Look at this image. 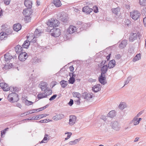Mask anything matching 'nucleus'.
Returning a JSON list of instances; mask_svg holds the SVG:
<instances>
[{"instance_id": "obj_1", "label": "nucleus", "mask_w": 146, "mask_h": 146, "mask_svg": "<svg viewBox=\"0 0 146 146\" xmlns=\"http://www.w3.org/2000/svg\"><path fill=\"white\" fill-rule=\"evenodd\" d=\"M50 33L52 36L56 37L60 35V30L59 29L53 28L50 30Z\"/></svg>"}, {"instance_id": "obj_2", "label": "nucleus", "mask_w": 146, "mask_h": 146, "mask_svg": "<svg viewBox=\"0 0 146 146\" xmlns=\"http://www.w3.org/2000/svg\"><path fill=\"white\" fill-rule=\"evenodd\" d=\"M112 128L116 131L119 130L121 127L119 123L117 121H113L110 123Z\"/></svg>"}, {"instance_id": "obj_3", "label": "nucleus", "mask_w": 146, "mask_h": 146, "mask_svg": "<svg viewBox=\"0 0 146 146\" xmlns=\"http://www.w3.org/2000/svg\"><path fill=\"white\" fill-rule=\"evenodd\" d=\"M59 21L56 20H49L47 23V25L50 27H54L58 26L59 25Z\"/></svg>"}, {"instance_id": "obj_4", "label": "nucleus", "mask_w": 146, "mask_h": 146, "mask_svg": "<svg viewBox=\"0 0 146 146\" xmlns=\"http://www.w3.org/2000/svg\"><path fill=\"white\" fill-rule=\"evenodd\" d=\"M130 16L134 20H137L140 17L141 14L138 11H134L133 12L130 13Z\"/></svg>"}, {"instance_id": "obj_5", "label": "nucleus", "mask_w": 146, "mask_h": 146, "mask_svg": "<svg viewBox=\"0 0 146 146\" xmlns=\"http://www.w3.org/2000/svg\"><path fill=\"white\" fill-rule=\"evenodd\" d=\"M68 15L67 14L64 12L61 13L60 16V20L64 23V24H66L68 21Z\"/></svg>"}, {"instance_id": "obj_6", "label": "nucleus", "mask_w": 146, "mask_h": 146, "mask_svg": "<svg viewBox=\"0 0 146 146\" xmlns=\"http://www.w3.org/2000/svg\"><path fill=\"white\" fill-rule=\"evenodd\" d=\"M76 121V117L74 115H70L69 117V124L70 126L74 125Z\"/></svg>"}, {"instance_id": "obj_7", "label": "nucleus", "mask_w": 146, "mask_h": 146, "mask_svg": "<svg viewBox=\"0 0 146 146\" xmlns=\"http://www.w3.org/2000/svg\"><path fill=\"white\" fill-rule=\"evenodd\" d=\"M28 56L27 53L25 52H22L19 56V60L21 61H24L27 58Z\"/></svg>"}, {"instance_id": "obj_8", "label": "nucleus", "mask_w": 146, "mask_h": 146, "mask_svg": "<svg viewBox=\"0 0 146 146\" xmlns=\"http://www.w3.org/2000/svg\"><path fill=\"white\" fill-rule=\"evenodd\" d=\"M32 12L31 9L29 8H26L24 9L23 13L25 16H31Z\"/></svg>"}, {"instance_id": "obj_9", "label": "nucleus", "mask_w": 146, "mask_h": 146, "mask_svg": "<svg viewBox=\"0 0 146 146\" xmlns=\"http://www.w3.org/2000/svg\"><path fill=\"white\" fill-rule=\"evenodd\" d=\"M47 86V83L45 82H41L38 85L39 87L41 89L42 91L45 90L48 88Z\"/></svg>"}, {"instance_id": "obj_10", "label": "nucleus", "mask_w": 146, "mask_h": 146, "mask_svg": "<svg viewBox=\"0 0 146 146\" xmlns=\"http://www.w3.org/2000/svg\"><path fill=\"white\" fill-rule=\"evenodd\" d=\"M101 86L99 84H97L92 87V90L94 92H97L101 90Z\"/></svg>"}, {"instance_id": "obj_11", "label": "nucleus", "mask_w": 146, "mask_h": 146, "mask_svg": "<svg viewBox=\"0 0 146 146\" xmlns=\"http://www.w3.org/2000/svg\"><path fill=\"white\" fill-rule=\"evenodd\" d=\"M24 4L25 6L27 8L31 9L32 8V3L31 0H25Z\"/></svg>"}, {"instance_id": "obj_12", "label": "nucleus", "mask_w": 146, "mask_h": 146, "mask_svg": "<svg viewBox=\"0 0 146 146\" xmlns=\"http://www.w3.org/2000/svg\"><path fill=\"white\" fill-rule=\"evenodd\" d=\"M106 77L105 74H101L99 78V80L100 82L103 85H104L106 82L105 81Z\"/></svg>"}, {"instance_id": "obj_13", "label": "nucleus", "mask_w": 146, "mask_h": 146, "mask_svg": "<svg viewBox=\"0 0 146 146\" xmlns=\"http://www.w3.org/2000/svg\"><path fill=\"white\" fill-rule=\"evenodd\" d=\"M76 27L74 26H70L67 30V32L70 34H71L76 31Z\"/></svg>"}, {"instance_id": "obj_14", "label": "nucleus", "mask_w": 146, "mask_h": 146, "mask_svg": "<svg viewBox=\"0 0 146 146\" xmlns=\"http://www.w3.org/2000/svg\"><path fill=\"white\" fill-rule=\"evenodd\" d=\"M0 86L4 91H7L10 90L9 86L7 84L5 83H0Z\"/></svg>"}, {"instance_id": "obj_15", "label": "nucleus", "mask_w": 146, "mask_h": 146, "mask_svg": "<svg viewBox=\"0 0 146 146\" xmlns=\"http://www.w3.org/2000/svg\"><path fill=\"white\" fill-rule=\"evenodd\" d=\"M137 37V35L136 33H131L129 37V40L131 41H133L136 40Z\"/></svg>"}, {"instance_id": "obj_16", "label": "nucleus", "mask_w": 146, "mask_h": 146, "mask_svg": "<svg viewBox=\"0 0 146 146\" xmlns=\"http://www.w3.org/2000/svg\"><path fill=\"white\" fill-rule=\"evenodd\" d=\"M92 11L93 9L89 8L88 6L84 7L82 9L83 11L85 12L87 14H90Z\"/></svg>"}, {"instance_id": "obj_17", "label": "nucleus", "mask_w": 146, "mask_h": 146, "mask_svg": "<svg viewBox=\"0 0 146 146\" xmlns=\"http://www.w3.org/2000/svg\"><path fill=\"white\" fill-rule=\"evenodd\" d=\"M101 68L100 70L101 73V74H105L108 70V67L107 65H106L99 67Z\"/></svg>"}, {"instance_id": "obj_18", "label": "nucleus", "mask_w": 146, "mask_h": 146, "mask_svg": "<svg viewBox=\"0 0 146 146\" xmlns=\"http://www.w3.org/2000/svg\"><path fill=\"white\" fill-rule=\"evenodd\" d=\"M115 65V62L114 60L110 61L108 64V68H113Z\"/></svg>"}, {"instance_id": "obj_19", "label": "nucleus", "mask_w": 146, "mask_h": 146, "mask_svg": "<svg viewBox=\"0 0 146 146\" xmlns=\"http://www.w3.org/2000/svg\"><path fill=\"white\" fill-rule=\"evenodd\" d=\"M21 28V25L19 24L18 23L14 25L13 29L16 31H18Z\"/></svg>"}, {"instance_id": "obj_20", "label": "nucleus", "mask_w": 146, "mask_h": 146, "mask_svg": "<svg viewBox=\"0 0 146 146\" xmlns=\"http://www.w3.org/2000/svg\"><path fill=\"white\" fill-rule=\"evenodd\" d=\"M23 47L19 45H17L15 47V50L17 54H19L23 50Z\"/></svg>"}, {"instance_id": "obj_21", "label": "nucleus", "mask_w": 146, "mask_h": 146, "mask_svg": "<svg viewBox=\"0 0 146 146\" xmlns=\"http://www.w3.org/2000/svg\"><path fill=\"white\" fill-rule=\"evenodd\" d=\"M30 42L28 40H26L22 45V47L24 48H28L30 45Z\"/></svg>"}, {"instance_id": "obj_22", "label": "nucleus", "mask_w": 146, "mask_h": 146, "mask_svg": "<svg viewBox=\"0 0 146 146\" xmlns=\"http://www.w3.org/2000/svg\"><path fill=\"white\" fill-rule=\"evenodd\" d=\"M53 3L56 7H59L62 5L61 2L60 0H53Z\"/></svg>"}, {"instance_id": "obj_23", "label": "nucleus", "mask_w": 146, "mask_h": 146, "mask_svg": "<svg viewBox=\"0 0 146 146\" xmlns=\"http://www.w3.org/2000/svg\"><path fill=\"white\" fill-rule=\"evenodd\" d=\"M127 41L126 40H124L122 41L119 44V47L121 48H124L127 44Z\"/></svg>"}, {"instance_id": "obj_24", "label": "nucleus", "mask_w": 146, "mask_h": 146, "mask_svg": "<svg viewBox=\"0 0 146 146\" xmlns=\"http://www.w3.org/2000/svg\"><path fill=\"white\" fill-rule=\"evenodd\" d=\"M4 58L5 61L7 62L9 61L10 59H11L12 58V56L10 55V53H7L4 55Z\"/></svg>"}, {"instance_id": "obj_25", "label": "nucleus", "mask_w": 146, "mask_h": 146, "mask_svg": "<svg viewBox=\"0 0 146 146\" xmlns=\"http://www.w3.org/2000/svg\"><path fill=\"white\" fill-rule=\"evenodd\" d=\"M46 97V95H45L44 92L39 94L37 96V98L38 99H41Z\"/></svg>"}, {"instance_id": "obj_26", "label": "nucleus", "mask_w": 146, "mask_h": 146, "mask_svg": "<svg viewBox=\"0 0 146 146\" xmlns=\"http://www.w3.org/2000/svg\"><path fill=\"white\" fill-rule=\"evenodd\" d=\"M42 32L40 30H38V29H36L35 31L34 35L36 37H37L40 36Z\"/></svg>"}, {"instance_id": "obj_27", "label": "nucleus", "mask_w": 146, "mask_h": 146, "mask_svg": "<svg viewBox=\"0 0 146 146\" xmlns=\"http://www.w3.org/2000/svg\"><path fill=\"white\" fill-rule=\"evenodd\" d=\"M111 10L113 13L117 15L119 12L120 8L119 7H117L116 8L112 9Z\"/></svg>"}, {"instance_id": "obj_28", "label": "nucleus", "mask_w": 146, "mask_h": 146, "mask_svg": "<svg viewBox=\"0 0 146 146\" xmlns=\"http://www.w3.org/2000/svg\"><path fill=\"white\" fill-rule=\"evenodd\" d=\"M115 111L114 110L110 111L108 114V116L111 118H113L115 116Z\"/></svg>"}, {"instance_id": "obj_29", "label": "nucleus", "mask_w": 146, "mask_h": 146, "mask_svg": "<svg viewBox=\"0 0 146 146\" xmlns=\"http://www.w3.org/2000/svg\"><path fill=\"white\" fill-rule=\"evenodd\" d=\"M80 139L79 138L78 139H76L73 141H70L69 142V145H75L78 143L79 141L80 140Z\"/></svg>"}, {"instance_id": "obj_30", "label": "nucleus", "mask_w": 146, "mask_h": 146, "mask_svg": "<svg viewBox=\"0 0 146 146\" xmlns=\"http://www.w3.org/2000/svg\"><path fill=\"white\" fill-rule=\"evenodd\" d=\"M44 93H45V95H46V97L47 96L49 95L52 94V91L49 88H48L45 90L44 91Z\"/></svg>"}, {"instance_id": "obj_31", "label": "nucleus", "mask_w": 146, "mask_h": 146, "mask_svg": "<svg viewBox=\"0 0 146 146\" xmlns=\"http://www.w3.org/2000/svg\"><path fill=\"white\" fill-rule=\"evenodd\" d=\"M126 107L127 105L124 102L121 103L119 106V109L121 110H123Z\"/></svg>"}, {"instance_id": "obj_32", "label": "nucleus", "mask_w": 146, "mask_h": 146, "mask_svg": "<svg viewBox=\"0 0 146 146\" xmlns=\"http://www.w3.org/2000/svg\"><path fill=\"white\" fill-rule=\"evenodd\" d=\"M68 82L64 80H62L60 82V84L63 88L65 87L68 84Z\"/></svg>"}, {"instance_id": "obj_33", "label": "nucleus", "mask_w": 146, "mask_h": 146, "mask_svg": "<svg viewBox=\"0 0 146 146\" xmlns=\"http://www.w3.org/2000/svg\"><path fill=\"white\" fill-rule=\"evenodd\" d=\"M12 66L13 65L12 64H5L4 67H3V70H7L11 68H12Z\"/></svg>"}, {"instance_id": "obj_34", "label": "nucleus", "mask_w": 146, "mask_h": 146, "mask_svg": "<svg viewBox=\"0 0 146 146\" xmlns=\"http://www.w3.org/2000/svg\"><path fill=\"white\" fill-rule=\"evenodd\" d=\"M132 122L134 125H137L139 123V121H138V118H136L135 117L132 120Z\"/></svg>"}, {"instance_id": "obj_35", "label": "nucleus", "mask_w": 146, "mask_h": 146, "mask_svg": "<svg viewBox=\"0 0 146 146\" xmlns=\"http://www.w3.org/2000/svg\"><path fill=\"white\" fill-rule=\"evenodd\" d=\"M141 58V56L140 54H137L133 59V62H135L140 59Z\"/></svg>"}, {"instance_id": "obj_36", "label": "nucleus", "mask_w": 146, "mask_h": 146, "mask_svg": "<svg viewBox=\"0 0 146 146\" xmlns=\"http://www.w3.org/2000/svg\"><path fill=\"white\" fill-rule=\"evenodd\" d=\"M35 35L33 33H31L29 36H27V39H28V40L31 42V40H32L33 38L34 37Z\"/></svg>"}, {"instance_id": "obj_37", "label": "nucleus", "mask_w": 146, "mask_h": 146, "mask_svg": "<svg viewBox=\"0 0 146 146\" xmlns=\"http://www.w3.org/2000/svg\"><path fill=\"white\" fill-rule=\"evenodd\" d=\"M32 111L33 110H29L23 113H22L21 115L22 116H24L30 114L32 113H34V112H32Z\"/></svg>"}, {"instance_id": "obj_38", "label": "nucleus", "mask_w": 146, "mask_h": 146, "mask_svg": "<svg viewBox=\"0 0 146 146\" xmlns=\"http://www.w3.org/2000/svg\"><path fill=\"white\" fill-rule=\"evenodd\" d=\"M48 136V135L45 134L44 135V137L43 139L40 142V143H46V141L48 139L47 137Z\"/></svg>"}, {"instance_id": "obj_39", "label": "nucleus", "mask_w": 146, "mask_h": 146, "mask_svg": "<svg viewBox=\"0 0 146 146\" xmlns=\"http://www.w3.org/2000/svg\"><path fill=\"white\" fill-rule=\"evenodd\" d=\"M49 114H43L41 115H37V117L38 119H40L44 117H45L46 116H48Z\"/></svg>"}, {"instance_id": "obj_40", "label": "nucleus", "mask_w": 146, "mask_h": 146, "mask_svg": "<svg viewBox=\"0 0 146 146\" xmlns=\"http://www.w3.org/2000/svg\"><path fill=\"white\" fill-rule=\"evenodd\" d=\"M73 97H77L78 98L81 96V95L78 92H73L72 93Z\"/></svg>"}, {"instance_id": "obj_41", "label": "nucleus", "mask_w": 146, "mask_h": 146, "mask_svg": "<svg viewBox=\"0 0 146 146\" xmlns=\"http://www.w3.org/2000/svg\"><path fill=\"white\" fill-rule=\"evenodd\" d=\"M65 134H68L67 137L65 139V140H67L68 139L70 138L71 135H72V134L71 132H66L65 133Z\"/></svg>"}, {"instance_id": "obj_42", "label": "nucleus", "mask_w": 146, "mask_h": 146, "mask_svg": "<svg viewBox=\"0 0 146 146\" xmlns=\"http://www.w3.org/2000/svg\"><path fill=\"white\" fill-rule=\"evenodd\" d=\"M139 3L141 6H145L146 4V0H139Z\"/></svg>"}, {"instance_id": "obj_43", "label": "nucleus", "mask_w": 146, "mask_h": 146, "mask_svg": "<svg viewBox=\"0 0 146 146\" xmlns=\"http://www.w3.org/2000/svg\"><path fill=\"white\" fill-rule=\"evenodd\" d=\"M31 17V16H25L24 20L26 23H28L30 21Z\"/></svg>"}, {"instance_id": "obj_44", "label": "nucleus", "mask_w": 146, "mask_h": 146, "mask_svg": "<svg viewBox=\"0 0 146 146\" xmlns=\"http://www.w3.org/2000/svg\"><path fill=\"white\" fill-rule=\"evenodd\" d=\"M52 119L53 120L56 121L60 119L59 115H58L54 116Z\"/></svg>"}, {"instance_id": "obj_45", "label": "nucleus", "mask_w": 146, "mask_h": 146, "mask_svg": "<svg viewBox=\"0 0 146 146\" xmlns=\"http://www.w3.org/2000/svg\"><path fill=\"white\" fill-rule=\"evenodd\" d=\"M25 103L26 105L28 106L32 105L33 103L32 102L26 100L25 101Z\"/></svg>"}, {"instance_id": "obj_46", "label": "nucleus", "mask_w": 146, "mask_h": 146, "mask_svg": "<svg viewBox=\"0 0 146 146\" xmlns=\"http://www.w3.org/2000/svg\"><path fill=\"white\" fill-rule=\"evenodd\" d=\"M107 60H105L102 61L100 64L98 65L99 67L105 65V64Z\"/></svg>"}, {"instance_id": "obj_47", "label": "nucleus", "mask_w": 146, "mask_h": 146, "mask_svg": "<svg viewBox=\"0 0 146 146\" xmlns=\"http://www.w3.org/2000/svg\"><path fill=\"white\" fill-rule=\"evenodd\" d=\"M75 81V78L73 77H70L69 81L70 83L73 84Z\"/></svg>"}, {"instance_id": "obj_48", "label": "nucleus", "mask_w": 146, "mask_h": 146, "mask_svg": "<svg viewBox=\"0 0 146 146\" xmlns=\"http://www.w3.org/2000/svg\"><path fill=\"white\" fill-rule=\"evenodd\" d=\"M131 78L132 77L131 76H129L127 78V80L125 82V85L129 83V82L131 80Z\"/></svg>"}, {"instance_id": "obj_49", "label": "nucleus", "mask_w": 146, "mask_h": 146, "mask_svg": "<svg viewBox=\"0 0 146 146\" xmlns=\"http://www.w3.org/2000/svg\"><path fill=\"white\" fill-rule=\"evenodd\" d=\"M141 14L143 15L146 16V8H144L141 11Z\"/></svg>"}, {"instance_id": "obj_50", "label": "nucleus", "mask_w": 146, "mask_h": 146, "mask_svg": "<svg viewBox=\"0 0 146 146\" xmlns=\"http://www.w3.org/2000/svg\"><path fill=\"white\" fill-rule=\"evenodd\" d=\"M93 10L94 12L95 13H97L98 11V8L96 6H94L93 7Z\"/></svg>"}, {"instance_id": "obj_51", "label": "nucleus", "mask_w": 146, "mask_h": 146, "mask_svg": "<svg viewBox=\"0 0 146 146\" xmlns=\"http://www.w3.org/2000/svg\"><path fill=\"white\" fill-rule=\"evenodd\" d=\"M57 96V95L56 94H54L49 99V100L50 101H52L54 100L56 97Z\"/></svg>"}, {"instance_id": "obj_52", "label": "nucleus", "mask_w": 146, "mask_h": 146, "mask_svg": "<svg viewBox=\"0 0 146 146\" xmlns=\"http://www.w3.org/2000/svg\"><path fill=\"white\" fill-rule=\"evenodd\" d=\"M121 57V55L120 54H117L115 55V58L116 59H120Z\"/></svg>"}, {"instance_id": "obj_53", "label": "nucleus", "mask_w": 146, "mask_h": 146, "mask_svg": "<svg viewBox=\"0 0 146 146\" xmlns=\"http://www.w3.org/2000/svg\"><path fill=\"white\" fill-rule=\"evenodd\" d=\"M129 53L133 54L134 53L135 51H134V50L133 48H130L129 49Z\"/></svg>"}, {"instance_id": "obj_54", "label": "nucleus", "mask_w": 146, "mask_h": 146, "mask_svg": "<svg viewBox=\"0 0 146 146\" xmlns=\"http://www.w3.org/2000/svg\"><path fill=\"white\" fill-rule=\"evenodd\" d=\"M4 34H5L4 32H1L0 33V38L1 39L4 38Z\"/></svg>"}, {"instance_id": "obj_55", "label": "nucleus", "mask_w": 146, "mask_h": 146, "mask_svg": "<svg viewBox=\"0 0 146 146\" xmlns=\"http://www.w3.org/2000/svg\"><path fill=\"white\" fill-rule=\"evenodd\" d=\"M124 22L125 24L127 26L129 25V24H130V21L128 19L125 20Z\"/></svg>"}, {"instance_id": "obj_56", "label": "nucleus", "mask_w": 146, "mask_h": 146, "mask_svg": "<svg viewBox=\"0 0 146 146\" xmlns=\"http://www.w3.org/2000/svg\"><path fill=\"white\" fill-rule=\"evenodd\" d=\"M143 111H140L138 113V114L136 115L135 117L137 118L139 117L143 113Z\"/></svg>"}, {"instance_id": "obj_57", "label": "nucleus", "mask_w": 146, "mask_h": 146, "mask_svg": "<svg viewBox=\"0 0 146 146\" xmlns=\"http://www.w3.org/2000/svg\"><path fill=\"white\" fill-rule=\"evenodd\" d=\"M5 4L7 5H9L10 2V0H3Z\"/></svg>"}, {"instance_id": "obj_58", "label": "nucleus", "mask_w": 146, "mask_h": 146, "mask_svg": "<svg viewBox=\"0 0 146 146\" xmlns=\"http://www.w3.org/2000/svg\"><path fill=\"white\" fill-rule=\"evenodd\" d=\"M37 37H36V36H34V37L32 39V40H31V42H33V43H35L36 42V38H37Z\"/></svg>"}, {"instance_id": "obj_59", "label": "nucleus", "mask_w": 146, "mask_h": 146, "mask_svg": "<svg viewBox=\"0 0 146 146\" xmlns=\"http://www.w3.org/2000/svg\"><path fill=\"white\" fill-rule=\"evenodd\" d=\"M49 120V119L48 120L47 119H44V120H41L39 121V122L41 123H45L47 122Z\"/></svg>"}, {"instance_id": "obj_60", "label": "nucleus", "mask_w": 146, "mask_h": 146, "mask_svg": "<svg viewBox=\"0 0 146 146\" xmlns=\"http://www.w3.org/2000/svg\"><path fill=\"white\" fill-rule=\"evenodd\" d=\"M73 104V101L72 99H70L68 104L70 106H72Z\"/></svg>"}, {"instance_id": "obj_61", "label": "nucleus", "mask_w": 146, "mask_h": 146, "mask_svg": "<svg viewBox=\"0 0 146 146\" xmlns=\"http://www.w3.org/2000/svg\"><path fill=\"white\" fill-rule=\"evenodd\" d=\"M96 79H93L92 78H90L89 79V81L90 82H96Z\"/></svg>"}, {"instance_id": "obj_62", "label": "nucleus", "mask_w": 146, "mask_h": 146, "mask_svg": "<svg viewBox=\"0 0 146 146\" xmlns=\"http://www.w3.org/2000/svg\"><path fill=\"white\" fill-rule=\"evenodd\" d=\"M101 119H102L104 121H106L107 119V116L105 117L103 116L101 117Z\"/></svg>"}, {"instance_id": "obj_63", "label": "nucleus", "mask_w": 146, "mask_h": 146, "mask_svg": "<svg viewBox=\"0 0 146 146\" xmlns=\"http://www.w3.org/2000/svg\"><path fill=\"white\" fill-rule=\"evenodd\" d=\"M38 118L37 117V115L36 116H33L32 118H30V120H37V119Z\"/></svg>"}, {"instance_id": "obj_64", "label": "nucleus", "mask_w": 146, "mask_h": 146, "mask_svg": "<svg viewBox=\"0 0 146 146\" xmlns=\"http://www.w3.org/2000/svg\"><path fill=\"white\" fill-rule=\"evenodd\" d=\"M143 22L144 25L146 27V17H145L143 19Z\"/></svg>"}]
</instances>
